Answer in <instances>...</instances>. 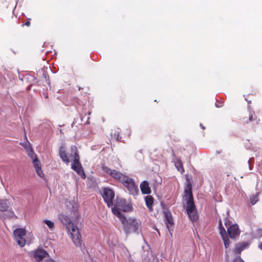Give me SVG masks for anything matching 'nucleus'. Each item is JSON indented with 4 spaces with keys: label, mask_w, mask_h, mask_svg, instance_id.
<instances>
[{
    "label": "nucleus",
    "mask_w": 262,
    "mask_h": 262,
    "mask_svg": "<svg viewBox=\"0 0 262 262\" xmlns=\"http://www.w3.org/2000/svg\"><path fill=\"white\" fill-rule=\"evenodd\" d=\"M102 170L106 176L110 177L122 183L133 195H137L139 193L138 186L135 184L133 179L129 178L125 173H122L106 165L102 166Z\"/></svg>",
    "instance_id": "f257e3e1"
},
{
    "label": "nucleus",
    "mask_w": 262,
    "mask_h": 262,
    "mask_svg": "<svg viewBox=\"0 0 262 262\" xmlns=\"http://www.w3.org/2000/svg\"><path fill=\"white\" fill-rule=\"evenodd\" d=\"M58 218L62 224L66 226L68 230L71 234V238L74 245L81 249L84 247V245L82 243L81 235L77 226L75 225L71 222L69 217L66 215L60 214Z\"/></svg>",
    "instance_id": "f03ea898"
},
{
    "label": "nucleus",
    "mask_w": 262,
    "mask_h": 262,
    "mask_svg": "<svg viewBox=\"0 0 262 262\" xmlns=\"http://www.w3.org/2000/svg\"><path fill=\"white\" fill-rule=\"evenodd\" d=\"M73 161L71 164V168L73 169L81 178L85 179L86 175L84 172L83 169L80 162V157L78 150L76 149L73 155Z\"/></svg>",
    "instance_id": "7ed1b4c3"
},
{
    "label": "nucleus",
    "mask_w": 262,
    "mask_h": 262,
    "mask_svg": "<svg viewBox=\"0 0 262 262\" xmlns=\"http://www.w3.org/2000/svg\"><path fill=\"white\" fill-rule=\"evenodd\" d=\"M124 225V229L126 234L131 232H138L141 229V224L135 219H126Z\"/></svg>",
    "instance_id": "20e7f679"
},
{
    "label": "nucleus",
    "mask_w": 262,
    "mask_h": 262,
    "mask_svg": "<svg viewBox=\"0 0 262 262\" xmlns=\"http://www.w3.org/2000/svg\"><path fill=\"white\" fill-rule=\"evenodd\" d=\"M14 238L18 245L20 247H24L26 244V239L25 236L26 235V231L23 228H18L13 232Z\"/></svg>",
    "instance_id": "39448f33"
},
{
    "label": "nucleus",
    "mask_w": 262,
    "mask_h": 262,
    "mask_svg": "<svg viewBox=\"0 0 262 262\" xmlns=\"http://www.w3.org/2000/svg\"><path fill=\"white\" fill-rule=\"evenodd\" d=\"M102 197L108 207H110L113 206V200L115 197V193L112 189L110 188H104Z\"/></svg>",
    "instance_id": "423d86ee"
},
{
    "label": "nucleus",
    "mask_w": 262,
    "mask_h": 262,
    "mask_svg": "<svg viewBox=\"0 0 262 262\" xmlns=\"http://www.w3.org/2000/svg\"><path fill=\"white\" fill-rule=\"evenodd\" d=\"M184 198L185 201H186V205L194 204L192 191V186L190 183L187 184L186 187L185 189Z\"/></svg>",
    "instance_id": "0eeeda50"
},
{
    "label": "nucleus",
    "mask_w": 262,
    "mask_h": 262,
    "mask_svg": "<svg viewBox=\"0 0 262 262\" xmlns=\"http://www.w3.org/2000/svg\"><path fill=\"white\" fill-rule=\"evenodd\" d=\"M186 211L192 222H195L197 221L198 215L194 204L187 205L186 206Z\"/></svg>",
    "instance_id": "6e6552de"
},
{
    "label": "nucleus",
    "mask_w": 262,
    "mask_h": 262,
    "mask_svg": "<svg viewBox=\"0 0 262 262\" xmlns=\"http://www.w3.org/2000/svg\"><path fill=\"white\" fill-rule=\"evenodd\" d=\"M239 234L240 231L237 224L232 225L227 229V235L231 239H236L237 237L239 236Z\"/></svg>",
    "instance_id": "1a4fd4ad"
},
{
    "label": "nucleus",
    "mask_w": 262,
    "mask_h": 262,
    "mask_svg": "<svg viewBox=\"0 0 262 262\" xmlns=\"http://www.w3.org/2000/svg\"><path fill=\"white\" fill-rule=\"evenodd\" d=\"M219 230H220V234H221L223 242L224 244V246L226 249L229 247L230 245V241L229 239V238L227 235L226 231L225 229L224 228L222 221L220 220L219 221Z\"/></svg>",
    "instance_id": "9d476101"
},
{
    "label": "nucleus",
    "mask_w": 262,
    "mask_h": 262,
    "mask_svg": "<svg viewBox=\"0 0 262 262\" xmlns=\"http://www.w3.org/2000/svg\"><path fill=\"white\" fill-rule=\"evenodd\" d=\"M255 120H256V116L255 115V113L254 111L250 110H248L247 113H245L243 116L241 118V121L243 124H247L250 122L253 121Z\"/></svg>",
    "instance_id": "9b49d317"
},
{
    "label": "nucleus",
    "mask_w": 262,
    "mask_h": 262,
    "mask_svg": "<svg viewBox=\"0 0 262 262\" xmlns=\"http://www.w3.org/2000/svg\"><path fill=\"white\" fill-rule=\"evenodd\" d=\"M164 214L167 228H168L170 234H172L171 231H173V221L171 214L168 211H164Z\"/></svg>",
    "instance_id": "f8f14e48"
},
{
    "label": "nucleus",
    "mask_w": 262,
    "mask_h": 262,
    "mask_svg": "<svg viewBox=\"0 0 262 262\" xmlns=\"http://www.w3.org/2000/svg\"><path fill=\"white\" fill-rule=\"evenodd\" d=\"M121 209L117 206L116 204H115L112 208V211L113 213L119 218L122 224H124L125 222L126 221V218L124 216V215L121 213L120 212Z\"/></svg>",
    "instance_id": "ddd939ff"
},
{
    "label": "nucleus",
    "mask_w": 262,
    "mask_h": 262,
    "mask_svg": "<svg viewBox=\"0 0 262 262\" xmlns=\"http://www.w3.org/2000/svg\"><path fill=\"white\" fill-rule=\"evenodd\" d=\"M48 253L45 250L38 249L34 251V257L37 261H39L46 257Z\"/></svg>",
    "instance_id": "4468645a"
},
{
    "label": "nucleus",
    "mask_w": 262,
    "mask_h": 262,
    "mask_svg": "<svg viewBox=\"0 0 262 262\" xmlns=\"http://www.w3.org/2000/svg\"><path fill=\"white\" fill-rule=\"evenodd\" d=\"M116 204L123 211H129L132 209V206L129 204H126L124 200L118 201Z\"/></svg>",
    "instance_id": "2eb2a0df"
},
{
    "label": "nucleus",
    "mask_w": 262,
    "mask_h": 262,
    "mask_svg": "<svg viewBox=\"0 0 262 262\" xmlns=\"http://www.w3.org/2000/svg\"><path fill=\"white\" fill-rule=\"evenodd\" d=\"M140 187L142 194H149L151 192L149 184L147 181H143L140 184Z\"/></svg>",
    "instance_id": "dca6fc26"
},
{
    "label": "nucleus",
    "mask_w": 262,
    "mask_h": 262,
    "mask_svg": "<svg viewBox=\"0 0 262 262\" xmlns=\"http://www.w3.org/2000/svg\"><path fill=\"white\" fill-rule=\"evenodd\" d=\"M33 163L35 168L37 174L40 177H43V173L41 170V164L39 160L38 159V158H35V159H33Z\"/></svg>",
    "instance_id": "f3484780"
},
{
    "label": "nucleus",
    "mask_w": 262,
    "mask_h": 262,
    "mask_svg": "<svg viewBox=\"0 0 262 262\" xmlns=\"http://www.w3.org/2000/svg\"><path fill=\"white\" fill-rule=\"evenodd\" d=\"M145 201L147 207L149 209L150 211H152L154 198L151 195H147L145 197Z\"/></svg>",
    "instance_id": "a211bd4d"
},
{
    "label": "nucleus",
    "mask_w": 262,
    "mask_h": 262,
    "mask_svg": "<svg viewBox=\"0 0 262 262\" xmlns=\"http://www.w3.org/2000/svg\"><path fill=\"white\" fill-rule=\"evenodd\" d=\"M59 156L62 160L65 163H69L70 162L69 159L66 152L65 150L63 148H60Z\"/></svg>",
    "instance_id": "6ab92c4d"
},
{
    "label": "nucleus",
    "mask_w": 262,
    "mask_h": 262,
    "mask_svg": "<svg viewBox=\"0 0 262 262\" xmlns=\"http://www.w3.org/2000/svg\"><path fill=\"white\" fill-rule=\"evenodd\" d=\"M246 247V245L244 243L237 245L233 250L234 253L237 255L241 254V252L245 249Z\"/></svg>",
    "instance_id": "aec40b11"
},
{
    "label": "nucleus",
    "mask_w": 262,
    "mask_h": 262,
    "mask_svg": "<svg viewBox=\"0 0 262 262\" xmlns=\"http://www.w3.org/2000/svg\"><path fill=\"white\" fill-rule=\"evenodd\" d=\"M8 202L7 200H0V211H5L8 208Z\"/></svg>",
    "instance_id": "412c9836"
},
{
    "label": "nucleus",
    "mask_w": 262,
    "mask_h": 262,
    "mask_svg": "<svg viewBox=\"0 0 262 262\" xmlns=\"http://www.w3.org/2000/svg\"><path fill=\"white\" fill-rule=\"evenodd\" d=\"M120 129L119 128H117V129H115L112 132L111 136L112 137L115 138L117 141H120L121 137L120 136Z\"/></svg>",
    "instance_id": "4be33fe9"
},
{
    "label": "nucleus",
    "mask_w": 262,
    "mask_h": 262,
    "mask_svg": "<svg viewBox=\"0 0 262 262\" xmlns=\"http://www.w3.org/2000/svg\"><path fill=\"white\" fill-rule=\"evenodd\" d=\"M176 166L178 170L181 173H183L184 172V168L183 167V163L181 160L179 159L177 160L176 163Z\"/></svg>",
    "instance_id": "5701e85b"
},
{
    "label": "nucleus",
    "mask_w": 262,
    "mask_h": 262,
    "mask_svg": "<svg viewBox=\"0 0 262 262\" xmlns=\"http://www.w3.org/2000/svg\"><path fill=\"white\" fill-rule=\"evenodd\" d=\"M19 144L20 145H21L25 148V149L26 150V151H27L28 150L32 148L30 143H29V142L28 140H27V141H26L25 142H23V143L20 142L19 143Z\"/></svg>",
    "instance_id": "b1692460"
},
{
    "label": "nucleus",
    "mask_w": 262,
    "mask_h": 262,
    "mask_svg": "<svg viewBox=\"0 0 262 262\" xmlns=\"http://www.w3.org/2000/svg\"><path fill=\"white\" fill-rule=\"evenodd\" d=\"M258 201V193H257L255 195H253L250 198V202L252 205H254Z\"/></svg>",
    "instance_id": "393cba45"
},
{
    "label": "nucleus",
    "mask_w": 262,
    "mask_h": 262,
    "mask_svg": "<svg viewBox=\"0 0 262 262\" xmlns=\"http://www.w3.org/2000/svg\"><path fill=\"white\" fill-rule=\"evenodd\" d=\"M43 222L48 226L50 229H52L54 227V223L51 221L45 220Z\"/></svg>",
    "instance_id": "a878e982"
},
{
    "label": "nucleus",
    "mask_w": 262,
    "mask_h": 262,
    "mask_svg": "<svg viewBox=\"0 0 262 262\" xmlns=\"http://www.w3.org/2000/svg\"><path fill=\"white\" fill-rule=\"evenodd\" d=\"M31 18H28L27 21L25 22L24 24H23L21 26L23 27L24 26H26L27 27H30L31 25Z\"/></svg>",
    "instance_id": "bb28decb"
},
{
    "label": "nucleus",
    "mask_w": 262,
    "mask_h": 262,
    "mask_svg": "<svg viewBox=\"0 0 262 262\" xmlns=\"http://www.w3.org/2000/svg\"><path fill=\"white\" fill-rule=\"evenodd\" d=\"M232 262H244V261L241 258V257L238 256L236 258H235Z\"/></svg>",
    "instance_id": "cd10ccee"
},
{
    "label": "nucleus",
    "mask_w": 262,
    "mask_h": 262,
    "mask_svg": "<svg viewBox=\"0 0 262 262\" xmlns=\"http://www.w3.org/2000/svg\"><path fill=\"white\" fill-rule=\"evenodd\" d=\"M26 153H27V155L28 156V157H30L31 155H33V154L34 152L33 150V149L31 148V149L26 151Z\"/></svg>",
    "instance_id": "c85d7f7f"
},
{
    "label": "nucleus",
    "mask_w": 262,
    "mask_h": 262,
    "mask_svg": "<svg viewBox=\"0 0 262 262\" xmlns=\"http://www.w3.org/2000/svg\"><path fill=\"white\" fill-rule=\"evenodd\" d=\"M223 104L222 102H219L218 101L216 102L215 103V106L216 107H221L223 106Z\"/></svg>",
    "instance_id": "c756f323"
},
{
    "label": "nucleus",
    "mask_w": 262,
    "mask_h": 262,
    "mask_svg": "<svg viewBox=\"0 0 262 262\" xmlns=\"http://www.w3.org/2000/svg\"><path fill=\"white\" fill-rule=\"evenodd\" d=\"M30 158L32 159V162H33V159H35V158H37V155L35 153H34L33 155H31Z\"/></svg>",
    "instance_id": "7c9ffc66"
},
{
    "label": "nucleus",
    "mask_w": 262,
    "mask_h": 262,
    "mask_svg": "<svg viewBox=\"0 0 262 262\" xmlns=\"http://www.w3.org/2000/svg\"><path fill=\"white\" fill-rule=\"evenodd\" d=\"M43 262H56L53 259H51V258H49V259H46L45 260V261Z\"/></svg>",
    "instance_id": "2f4dec72"
},
{
    "label": "nucleus",
    "mask_w": 262,
    "mask_h": 262,
    "mask_svg": "<svg viewBox=\"0 0 262 262\" xmlns=\"http://www.w3.org/2000/svg\"><path fill=\"white\" fill-rule=\"evenodd\" d=\"M200 126H201V127L203 129H205V127L203 126V125L202 124H200Z\"/></svg>",
    "instance_id": "473e14b6"
},
{
    "label": "nucleus",
    "mask_w": 262,
    "mask_h": 262,
    "mask_svg": "<svg viewBox=\"0 0 262 262\" xmlns=\"http://www.w3.org/2000/svg\"><path fill=\"white\" fill-rule=\"evenodd\" d=\"M259 248L262 250V243H261L260 245L259 246Z\"/></svg>",
    "instance_id": "72a5a7b5"
}]
</instances>
